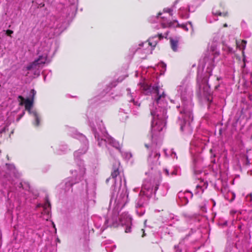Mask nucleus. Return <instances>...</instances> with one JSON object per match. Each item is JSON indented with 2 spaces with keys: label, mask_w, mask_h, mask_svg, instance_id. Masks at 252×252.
<instances>
[{
  "label": "nucleus",
  "mask_w": 252,
  "mask_h": 252,
  "mask_svg": "<svg viewBox=\"0 0 252 252\" xmlns=\"http://www.w3.org/2000/svg\"><path fill=\"white\" fill-rule=\"evenodd\" d=\"M47 59V55L39 56L38 59L35 60L27 66V69L28 70H31L33 68H35L37 66H39L41 64H44L46 63Z\"/></svg>",
  "instance_id": "nucleus-1"
},
{
  "label": "nucleus",
  "mask_w": 252,
  "mask_h": 252,
  "mask_svg": "<svg viewBox=\"0 0 252 252\" xmlns=\"http://www.w3.org/2000/svg\"><path fill=\"white\" fill-rule=\"evenodd\" d=\"M18 98L20 100L19 105L22 106L24 104L25 109L30 111L33 105V99L32 98L25 99L21 95H19Z\"/></svg>",
  "instance_id": "nucleus-2"
},
{
  "label": "nucleus",
  "mask_w": 252,
  "mask_h": 252,
  "mask_svg": "<svg viewBox=\"0 0 252 252\" xmlns=\"http://www.w3.org/2000/svg\"><path fill=\"white\" fill-rule=\"evenodd\" d=\"M159 88L158 86H153L152 87V92L153 94H156L157 97L155 98V100L157 103H158L159 100L161 98H164L165 97V94L164 92L162 93L161 94H159Z\"/></svg>",
  "instance_id": "nucleus-3"
},
{
  "label": "nucleus",
  "mask_w": 252,
  "mask_h": 252,
  "mask_svg": "<svg viewBox=\"0 0 252 252\" xmlns=\"http://www.w3.org/2000/svg\"><path fill=\"white\" fill-rule=\"evenodd\" d=\"M170 42L172 49L174 52H176L178 49V41L177 40L171 39Z\"/></svg>",
  "instance_id": "nucleus-4"
},
{
  "label": "nucleus",
  "mask_w": 252,
  "mask_h": 252,
  "mask_svg": "<svg viewBox=\"0 0 252 252\" xmlns=\"http://www.w3.org/2000/svg\"><path fill=\"white\" fill-rule=\"evenodd\" d=\"M247 41L242 40L240 42H236L237 47L240 50H244L246 47Z\"/></svg>",
  "instance_id": "nucleus-5"
},
{
  "label": "nucleus",
  "mask_w": 252,
  "mask_h": 252,
  "mask_svg": "<svg viewBox=\"0 0 252 252\" xmlns=\"http://www.w3.org/2000/svg\"><path fill=\"white\" fill-rule=\"evenodd\" d=\"M177 22V21H174L173 22L162 23L161 24L162 27L163 28L173 27H174V24Z\"/></svg>",
  "instance_id": "nucleus-6"
},
{
  "label": "nucleus",
  "mask_w": 252,
  "mask_h": 252,
  "mask_svg": "<svg viewBox=\"0 0 252 252\" xmlns=\"http://www.w3.org/2000/svg\"><path fill=\"white\" fill-rule=\"evenodd\" d=\"M119 174H120V172H119L118 168L114 167L113 171H112L111 174V176L112 178L115 179L116 178V177L118 175H119Z\"/></svg>",
  "instance_id": "nucleus-7"
},
{
  "label": "nucleus",
  "mask_w": 252,
  "mask_h": 252,
  "mask_svg": "<svg viewBox=\"0 0 252 252\" xmlns=\"http://www.w3.org/2000/svg\"><path fill=\"white\" fill-rule=\"evenodd\" d=\"M45 202L43 205V208L45 210H47L48 208H49L50 209V210L51 209V204L50 203V202L49 201V198H48V196H46L45 197Z\"/></svg>",
  "instance_id": "nucleus-8"
},
{
  "label": "nucleus",
  "mask_w": 252,
  "mask_h": 252,
  "mask_svg": "<svg viewBox=\"0 0 252 252\" xmlns=\"http://www.w3.org/2000/svg\"><path fill=\"white\" fill-rule=\"evenodd\" d=\"M210 50L214 53V54L218 56L220 54L218 51L217 45L216 43L213 44L210 47Z\"/></svg>",
  "instance_id": "nucleus-9"
},
{
  "label": "nucleus",
  "mask_w": 252,
  "mask_h": 252,
  "mask_svg": "<svg viewBox=\"0 0 252 252\" xmlns=\"http://www.w3.org/2000/svg\"><path fill=\"white\" fill-rule=\"evenodd\" d=\"M34 116L35 119V122L34 123V125L35 126H38L40 124V117L38 114L36 113H34Z\"/></svg>",
  "instance_id": "nucleus-10"
},
{
  "label": "nucleus",
  "mask_w": 252,
  "mask_h": 252,
  "mask_svg": "<svg viewBox=\"0 0 252 252\" xmlns=\"http://www.w3.org/2000/svg\"><path fill=\"white\" fill-rule=\"evenodd\" d=\"M6 166L8 170L13 172V173H15L16 168L14 164L7 163L6 164Z\"/></svg>",
  "instance_id": "nucleus-11"
},
{
  "label": "nucleus",
  "mask_w": 252,
  "mask_h": 252,
  "mask_svg": "<svg viewBox=\"0 0 252 252\" xmlns=\"http://www.w3.org/2000/svg\"><path fill=\"white\" fill-rule=\"evenodd\" d=\"M147 42H148V45L149 46H151L153 48L156 47L157 42L156 41L152 42L151 41V38L149 39L147 41L145 42V43H143L142 45H143L144 44L147 43Z\"/></svg>",
  "instance_id": "nucleus-12"
},
{
  "label": "nucleus",
  "mask_w": 252,
  "mask_h": 252,
  "mask_svg": "<svg viewBox=\"0 0 252 252\" xmlns=\"http://www.w3.org/2000/svg\"><path fill=\"white\" fill-rule=\"evenodd\" d=\"M215 15H219V16H222L223 17H226L227 16V13H221V12H216L215 13Z\"/></svg>",
  "instance_id": "nucleus-13"
},
{
  "label": "nucleus",
  "mask_w": 252,
  "mask_h": 252,
  "mask_svg": "<svg viewBox=\"0 0 252 252\" xmlns=\"http://www.w3.org/2000/svg\"><path fill=\"white\" fill-rule=\"evenodd\" d=\"M158 37L159 40H161L163 38V36L162 35V33H158L157 35H156L154 36H153L152 37V38H155V37Z\"/></svg>",
  "instance_id": "nucleus-14"
},
{
  "label": "nucleus",
  "mask_w": 252,
  "mask_h": 252,
  "mask_svg": "<svg viewBox=\"0 0 252 252\" xmlns=\"http://www.w3.org/2000/svg\"><path fill=\"white\" fill-rule=\"evenodd\" d=\"M13 33V31L10 30H7L6 31V34L7 36H11V34Z\"/></svg>",
  "instance_id": "nucleus-15"
},
{
  "label": "nucleus",
  "mask_w": 252,
  "mask_h": 252,
  "mask_svg": "<svg viewBox=\"0 0 252 252\" xmlns=\"http://www.w3.org/2000/svg\"><path fill=\"white\" fill-rule=\"evenodd\" d=\"M31 94H32V96L31 97V98H32V99H34V96L35 95V94H36V92L33 89H32L31 91Z\"/></svg>",
  "instance_id": "nucleus-16"
},
{
  "label": "nucleus",
  "mask_w": 252,
  "mask_h": 252,
  "mask_svg": "<svg viewBox=\"0 0 252 252\" xmlns=\"http://www.w3.org/2000/svg\"><path fill=\"white\" fill-rule=\"evenodd\" d=\"M131 232V227L129 225L126 226V229H125V232L126 233H129Z\"/></svg>",
  "instance_id": "nucleus-17"
},
{
  "label": "nucleus",
  "mask_w": 252,
  "mask_h": 252,
  "mask_svg": "<svg viewBox=\"0 0 252 252\" xmlns=\"http://www.w3.org/2000/svg\"><path fill=\"white\" fill-rule=\"evenodd\" d=\"M151 114L154 117V119H155V112H151Z\"/></svg>",
  "instance_id": "nucleus-18"
},
{
  "label": "nucleus",
  "mask_w": 252,
  "mask_h": 252,
  "mask_svg": "<svg viewBox=\"0 0 252 252\" xmlns=\"http://www.w3.org/2000/svg\"><path fill=\"white\" fill-rule=\"evenodd\" d=\"M165 173H166L167 175H169V172H168V170L167 169H165Z\"/></svg>",
  "instance_id": "nucleus-19"
},
{
  "label": "nucleus",
  "mask_w": 252,
  "mask_h": 252,
  "mask_svg": "<svg viewBox=\"0 0 252 252\" xmlns=\"http://www.w3.org/2000/svg\"><path fill=\"white\" fill-rule=\"evenodd\" d=\"M196 189H199H199H201V187L200 186H199V185H197V186H196Z\"/></svg>",
  "instance_id": "nucleus-20"
},
{
  "label": "nucleus",
  "mask_w": 252,
  "mask_h": 252,
  "mask_svg": "<svg viewBox=\"0 0 252 252\" xmlns=\"http://www.w3.org/2000/svg\"><path fill=\"white\" fill-rule=\"evenodd\" d=\"M119 220L122 222V224H123L122 217H120Z\"/></svg>",
  "instance_id": "nucleus-21"
},
{
  "label": "nucleus",
  "mask_w": 252,
  "mask_h": 252,
  "mask_svg": "<svg viewBox=\"0 0 252 252\" xmlns=\"http://www.w3.org/2000/svg\"><path fill=\"white\" fill-rule=\"evenodd\" d=\"M161 14V13L160 12H159L158 15H157V17H158Z\"/></svg>",
  "instance_id": "nucleus-22"
},
{
  "label": "nucleus",
  "mask_w": 252,
  "mask_h": 252,
  "mask_svg": "<svg viewBox=\"0 0 252 252\" xmlns=\"http://www.w3.org/2000/svg\"><path fill=\"white\" fill-rule=\"evenodd\" d=\"M223 26V27L226 28V27H227V24H224Z\"/></svg>",
  "instance_id": "nucleus-23"
},
{
  "label": "nucleus",
  "mask_w": 252,
  "mask_h": 252,
  "mask_svg": "<svg viewBox=\"0 0 252 252\" xmlns=\"http://www.w3.org/2000/svg\"><path fill=\"white\" fill-rule=\"evenodd\" d=\"M109 180V178L107 179L106 180V182L107 183H108Z\"/></svg>",
  "instance_id": "nucleus-24"
},
{
  "label": "nucleus",
  "mask_w": 252,
  "mask_h": 252,
  "mask_svg": "<svg viewBox=\"0 0 252 252\" xmlns=\"http://www.w3.org/2000/svg\"><path fill=\"white\" fill-rule=\"evenodd\" d=\"M145 147L147 148H149V146L147 144H145Z\"/></svg>",
  "instance_id": "nucleus-25"
},
{
  "label": "nucleus",
  "mask_w": 252,
  "mask_h": 252,
  "mask_svg": "<svg viewBox=\"0 0 252 252\" xmlns=\"http://www.w3.org/2000/svg\"><path fill=\"white\" fill-rule=\"evenodd\" d=\"M218 86H216V87H215L216 89H217V88H218Z\"/></svg>",
  "instance_id": "nucleus-26"
},
{
  "label": "nucleus",
  "mask_w": 252,
  "mask_h": 252,
  "mask_svg": "<svg viewBox=\"0 0 252 252\" xmlns=\"http://www.w3.org/2000/svg\"><path fill=\"white\" fill-rule=\"evenodd\" d=\"M200 173V171H198V172H197V174H199V173Z\"/></svg>",
  "instance_id": "nucleus-27"
},
{
  "label": "nucleus",
  "mask_w": 252,
  "mask_h": 252,
  "mask_svg": "<svg viewBox=\"0 0 252 252\" xmlns=\"http://www.w3.org/2000/svg\"><path fill=\"white\" fill-rule=\"evenodd\" d=\"M72 185H73V184H72V183H71V184H70V186H72Z\"/></svg>",
  "instance_id": "nucleus-28"
},
{
  "label": "nucleus",
  "mask_w": 252,
  "mask_h": 252,
  "mask_svg": "<svg viewBox=\"0 0 252 252\" xmlns=\"http://www.w3.org/2000/svg\"><path fill=\"white\" fill-rule=\"evenodd\" d=\"M167 34H168L167 33H166V36H167Z\"/></svg>",
  "instance_id": "nucleus-29"
},
{
  "label": "nucleus",
  "mask_w": 252,
  "mask_h": 252,
  "mask_svg": "<svg viewBox=\"0 0 252 252\" xmlns=\"http://www.w3.org/2000/svg\"><path fill=\"white\" fill-rule=\"evenodd\" d=\"M158 189V187H156V190H157Z\"/></svg>",
  "instance_id": "nucleus-30"
}]
</instances>
